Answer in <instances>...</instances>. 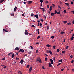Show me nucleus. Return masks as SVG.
Instances as JSON below:
<instances>
[{"label":"nucleus","mask_w":74,"mask_h":74,"mask_svg":"<svg viewBox=\"0 0 74 74\" xmlns=\"http://www.w3.org/2000/svg\"><path fill=\"white\" fill-rule=\"evenodd\" d=\"M74 37H72L70 38L71 39V40H73V39H74Z\"/></svg>","instance_id":"obj_26"},{"label":"nucleus","mask_w":74,"mask_h":74,"mask_svg":"<svg viewBox=\"0 0 74 74\" xmlns=\"http://www.w3.org/2000/svg\"><path fill=\"white\" fill-rule=\"evenodd\" d=\"M48 59V58L46 57L45 58V61H47V59Z\"/></svg>","instance_id":"obj_33"},{"label":"nucleus","mask_w":74,"mask_h":74,"mask_svg":"<svg viewBox=\"0 0 74 74\" xmlns=\"http://www.w3.org/2000/svg\"><path fill=\"white\" fill-rule=\"evenodd\" d=\"M47 30H48V29H49V26H48L47 28Z\"/></svg>","instance_id":"obj_47"},{"label":"nucleus","mask_w":74,"mask_h":74,"mask_svg":"<svg viewBox=\"0 0 74 74\" xmlns=\"http://www.w3.org/2000/svg\"><path fill=\"white\" fill-rule=\"evenodd\" d=\"M72 23L74 24V20H73V21H72Z\"/></svg>","instance_id":"obj_64"},{"label":"nucleus","mask_w":74,"mask_h":74,"mask_svg":"<svg viewBox=\"0 0 74 74\" xmlns=\"http://www.w3.org/2000/svg\"><path fill=\"white\" fill-rule=\"evenodd\" d=\"M59 49H57V52H59Z\"/></svg>","instance_id":"obj_23"},{"label":"nucleus","mask_w":74,"mask_h":74,"mask_svg":"<svg viewBox=\"0 0 74 74\" xmlns=\"http://www.w3.org/2000/svg\"><path fill=\"white\" fill-rule=\"evenodd\" d=\"M16 60H19V58H17V57H16Z\"/></svg>","instance_id":"obj_53"},{"label":"nucleus","mask_w":74,"mask_h":74,"mask_svg":"<svg viewBox=\"0 0 74 74\" xmlns=\"http://www.w3.org/2000/svg\"><path fill=\"white\" fill-rule=\"evenodd\" d=\"M40 38V36H38V37H37V39H39V38Z\"/></svg>","instance_id":"obj_32"},{"label":"nucleus","mask_w":74,"mask_h":74,"mask_svg":"<svg viewBox=\"0 0 74 74\" xmlns=\"http://www.w3.org/2000/svg\"><path fill=\"white\" fill-rule=\"evenodd\" d=\"M72 37H74V34H73L72 36Z\"/></svg>","instance_id":"obj_63"},{"label":"nucleus","mask_w":74,"mask_h":74,"mask_svg":"<svg viewBox=\"0 0 74 74\" xmlns=\"http://www.w3.org/2000/svg\"><path fill=\"white\" fill-rule=\"evenodd\" d=\"M55 59H56V58L54 57L53 58V60L55 61Z\"/></svg>","instance_id":"obj_43"},{"label":"nucleus","mask_w":74,"mask_h":74,"mask_svg":"<svg viewBox=\"0 0 74 74\" xmlns=\"http://www.w3.org/2000/svg\"><path fill=\"white\" fill-rule=\"evenodd\" d=\"M40 3H42L43 2V0H40Z\"/></svg>","instance_id":"obj_40"},{"label":"nucleus","mask_w":74,"mask_h":74,"mask_svg":"<svg viewBox=\"0 0 74 74\" xmlns=\"http://www.w3.org/2000/svg\"><path fill=\"white\" fill-rule=\"evenodd\" d=\"M31 27H35V26H34V25H32L31 26Z\"/></svg>","instance_id":"obj_50"},{"label":"nucleus","mask_w":74,"mask_h":74,"mask_svg":"<svg viewBox=\"0 0 74 74\" xmlns=\"http://www.w3.org/2000/svg\"><path fill=\"white\" fill-rule=\"evenodd\" d=\"M39 30L40 29H38L36 30V32H38L39 31Z\"/></svg>","instance_id":"obj_56"},{"label":"nucleus","mask_w":74,"mask_h":74,"mask_svg":"<svg viewBox=\"0 0 74 74\" xmlns=\"http://www.w3.org/2000/svg\"><path fill=\"white\" fill-rule=\"evenodd\" d=\"M34 16V14H33V13H31L30 16Z\"/></svg>","instance_id":"obj_17"},{"label":"nucleus","mask_w":74,"mask_h":74,"mask_svg":"<svg viewBox=\"0 0 74 74\" xmlns=\"http://www.w3.org/2000/svg\"><path fill=\"white\" fill-rule=\"evenodd\" d=\"M25 35H28L29 34V32H28L27 30H25Z\"/></svg>","instance_id":"obj_3"},{"label":"nucleus","mask_w":74,"mask_h":74,"mask_svg":"<svg viewBox=\"0 0 74 74\" xmlns=\"http://www.w3.org/2000/svg\"><path fill=\"white\" fill-rule=\"evenodd\" d=\"M70 57L71 58H73V56L71 55L70 56Z\"/></svg>","instance_id":"obj_61"},{"label":"nucleus","mask_w":74,"mask_h":74,"mask_svg":"<svg viewBox=\"0 0 74 74\" xmlns=\"http://www.w3.org/2000/svg\"><path fill=\"white\" fill-rule=\"evenodd\" d=\"M16 9H17V7H15V8L14 9V11H15L16 10Z\"/></svg>","instance_id":"obj_12"},{"label":"nucleus","mask_w":74,"mask_h":74,"mask_svg":"<svg viewBox=\"0 0 74 74\" xmlns=\"http://www.w3.org/2000/svg\"><path fill=\"white\" fill-rule=\"evenodd\" d=\"M3 1H2V0H1L0 1V3H3Z\"/></svg>","instance_id":"obj_39"},{"label":"nucleus","mask_w":74,"mask_h":74,"mask_svg":"<svg viewBox=\"0 0 74 74\" xmlns=\"http://www.w3.org/2000/svg\"><path fill=\"white\" fill-rule=\"evenodd\" d=\"M11 54H12V53L10 52L8 54V56H10V55H11Z\"/></svg>","instance_id":"obj_41"},{"label":"nucleus","mask_w":74,"mask_h":74,"mask_svg":"<svg viewBox=\"0 0 74 74\" xmlns=\"http://www.w3.org/2000/svg\"><path fill=\"white\" fill-rule=\"evenodd\" d=\"M52 38V39H53L54 38H55V36H52L51 37Z\"/></svg>","instance_id":"obj_29"},{"label":"nucleus","mask_w":74,"mask_h":74,"mask_svg":"<svg viewBox=\"0 0 74 74\" xmlns=\"http://www.w3.org/2000/svg\"><path fill=\"white\" fill-rule=\"evenodd\" d=\"M62 62V59L60 60L59 61V62Z\"/></svg>","instance_id":"obj_37"},{"label":"nucleus","mask_w":74,"mask_h":74,"mask_svg":"<svg viewBox=\"0 0 74 74\" xmlns=\"http://www.w3.org/2000/svg\"><path fill=\"white\" fill-rule=\"evenodd\" d=\"M30 67V65H28L27 66V68H29Z\"/></svg>","instance_id":"obj_25"},{"label":"nucleus","mask_w":74,"mask_h":74,"mask_svg":"<svg viewBox=\"0 0 74 74\" xmlns=\"http://www.w3.org/2000/svg\"><path fill=\"white\" fill-rule=\"evenodd\" d=\"M43 16L44 18H45V19H46V16L45 15Z\"/></svg>","instance_id":"obj_62"},{"label":"nucleus","mask_w":74,"mask_h":74,"mask_svg":"<svg viewBox=\"0 0 74 74\" xmlns=\"http://www.w3.org/2000/svg\"><path fill=\"white\" fill-rule=\"evenodd\" d=\"M36 18H37V19H38V15H36Z\"/></svg>","instance_id":"obj_48"},{"label":"nucleus","mask_w":74,"mask_h":74,"mask_svg":"<svg viewBox=\"0 0 74 74\" xmlns=\"http://www.w3.org/2000/svg\"><path fill=\"white\" fill-rule=\"evenodd\" d=\"M38 50H37L36 51V53H38Z\"/></svg>","instance_id":"obj_57"},{"label":"nucleus","mask_w":74,"mask_h":74,"mask_svg":"<svg viewBox=\"0 0 74 74\" xmlns=\"http://www.w3.org/2000/svg\"><path fill=\"white\" fill-rule=\"evenodd\" d=\"M24 56H27V54H25L24 55Z\"/></svg>","instance_id":"obj_59"},{"label":"nucleus","mask_w":74,"mask_h":74,"mask_svg":"<svg viewBox=\"0 0 74 74\" xmlns=\"http://www.w3.org/2000/svg\"><path fill=\"white\" fill-rule=\"evenodd\" d=\"M30 48H31V49H33V47H32V46H30Z\"/></svg>","instance_id":"obj_54"},{"label":"nucleus","mask_w":74,"mask_h":74,"mask_svg":"<svg viewBox=\"0 0 74 74\" xmlns=\"http://www.w3.org/2000/svg\"><path fill=\"white\" fill-rule=\"evenodd\" d=\"M24 50L23 49H21L18 52H22V53H23L24 52Z\"/></svg>","instance_id":"obj_2"},{"label":"nucleus","mask_w":74,"mask_h":74,"mask_svg":"<svg viewBox=\"0 0 74 74\" xmlns=\"http://www.w3.org/2000/svg\"><path fill=\"white\" fill-rule=\"evenodd\" d=\"M45 56H47L48 57V55H47V54H45Z\"/></svg>","instance_id":"obj_52"},{"label":"nucleus","mask_w":74,"mask_h":74,"mask_svg":"<svg viewBox=\"0 0 74 74\" xmlns=\"http://www.w3.org/2000/svg\"><path fill=\"white\" fill-rule=\"evenodd\" d=\"M40 60V58H38L36 60V61H37V62H39Z\"/></svg>","instance_id":"obj_13"},{"label":"nucleus","mask_w":74,"mask_h":74,"mask_svg":"<svg viewBox=\"0 0 74 74\" xmlns=\"http://www.w3.org/2000/svg\"><path fill=\"white\" fill-rule=\"evenodd\" d=\"M23 60H21L20 61V63H21V64H23Z\"/></svg>","instance_id":"obj_14"},{"label":"nucleus","mask_w":74,"mask_h":74,"mask_svg":"<svg viewBox=\"0 0 74 74\" xmlns=\"http://www.w3.org/2000/svg\"><path fill=\"white\" fill-rule=\"evenodd\" d=\"M66 49H68V46H67L66 47H65Z\"/></svg>","instance_id":"obj_46"},{"label":"nucleus","mask_w":74,"mask_h":74,"mask_svg":"<svg viewBox=\"0 0 74 74\" xmlns=\"http://www.w3.org/2000/svg\"><path fill=\"white\" fill-rule=\"evenodd\" d=\"M65 52H66V51H62V53H65Z\"/></svg>","instance_id":"obj_28"},{"label":"nucleus","mask_w":74,"mask_h":74,"mask_svg":"<svg viewBox=\"0 0 74 74\" xmlns=\"http://www.w3.org/2000/svg\"><path fill=\"white\" fill-rule=\"evenodd\" d=\"M14 13H12V14H11V16H14Z\"/></svg>","instance_id":"obj_35"},{"label":"nucleus","mask_w":74,"mask_h":74,"mask_svg":"<svg viewBox=\"0 0 74 74\" xmlns=\"http://www.w3.org/2000/svg\"><path fill=\"white\" fill-rule=\"evenodd\" d=\"M61 71H63V70H64V69H61Z\"/></svg>","instance_id":"obj_60"},{"label":"nucleus","mask_w":74,"mask_h":74,"mask_svg":"<svg viewBox=\"0 0 74 74\" xmlns=\"http://www.w3.org/2000/svg\"><path fill=\"white\" fill-rule=\"evenodd\" d=\"M57 14H60V11L58 12H57Z\"/></svg>","instance_id":"obj_27"},{"label":"nucleus","mask_w":74,"mask_h":74,"mask_svg":"<svg viewBox=\"0 0 74 74\" xmlns=\"http://www.w3.org/2000/svg\"><path fill=\"white\" fill-rule=\"evenodd\" d=\"M56 47V45H54L53 47V48H54V49H55V48Z\"/></svg>","instance_id":"obj_42"},{"label":"nucleus","mask_w":74,"mask_h":74,"mask_svg":"<svg viewBox=\"0 0 74 74\" xmlns=\"http://www.w3.org/2000/svg\"><path fill=\"white\" fill-rule=\"evenodd\" d=\"M18 73L20 74H22V72L21 71H19L18 72Z\"/></svg>","instance_id":"obj_36"},{"label":"nucleus","mask_w":74,"mask_h":74,"mask_svg":"<svg viewBox=\"0 0 74 74\" xmlns=\"http://www.w3.org/2000/svg\"><path fill=\"white\" fill-rule=\"evenodd\" d=\"M28 55H30L32 53V51H29L28 53Z\"/></svg>","instance_id":"obj_9"},{"label":"nucleus","mask_w":74,"mask_h":74,"mask_svg":"<svg viewBox=\"0 0 74 74\" xmlns=\"http://www.w3.org/2000/svg\"><path fill=\"white\" fill-rule=\"evenodd\" d=\"M61 64V63H59L58 64L57 66H59V65H60Z\"/></svg>","instance_id":"obj_34"},{"label":"nucleus","mask_w":74,"mask_h":74,"mask_svg":"<svg viewBox=\"0 0 74 74\" xmlns=\"http://www.w3.org/2000/svg\"><path fill=\"white\" fill-rule=\"evenodd\" d=\"M68 25H69V26H70L71 25V23H67Z\"/></svg>","instance_id":"obj_22"},{"label":"nucleus","mask_w":74,"mask_h":74,"mask_svg":"<svg viewBox=\"0 0 74 74\" xmlns=\"http://www.w3.org/2000/svg\"><path fill=\"white\" fill-rule=\"evenodd\" d=\"M39 62V63H42V62H41V60H40Z\"/></svg>","instance_id":"obj_44"},{"label":"nucleus","mask_w":74,"mask_h":74,"mask_svg":"<svg viewBox=\"0 0 74 74\" xmlns=\"http://www.w3.org/2000/svg\"><path fill=\"white\" fill-rule=\"evenodd\" d=\"M39 25L40 26H42V24H41V23H40Z\"/></svg>","instance_id":"obj_55"},{"label":"nucleus","mask_w":74,"mask_h":74,"mask_svg":"<svg viewBox=\"0 0 74 74\" xmlns=\"http://www.w3.org/2000/svg\"><path fill=\"white\" fill-rule=\"evenodd\" d=\"M58 8H60V9H61V7H60V6L59 5H58Z\"/></svg>","instance_id":"obj_51"},{"label":"nucleus","mask_w":74,"mask_h":74,"mask_svg":"<svg viewBox=\"0 0 74 74\" xmlns=\"http://www.w3.org/2000/svg\"><path fill=\"white\" fill-rule=\"evenodd\" d=\"M65 4L66 5H67V6H68L69 5V4L68 3H65Z\"/></svg>","instance_id":"obj_18"},{"label":"nucleus","mask_w":74,"mask_h":74,"mask_svg":"<svg viewBox=\"0 0 74 74\" xmlns=\"http://www.w3.org/2000/svg\"><path fill=\"white\" fill-rule=\"evenodd\" d=\"M63 23L64 24L67 23V21H63Z\"/></svg>","instance_id":"obj_20"},{"label":"nucleus","mask_w":74,"mask_h":74,"mask_svg":"<svg viewBox=\"0 0 74 74\" xmlns=\"http://www.w3.org/2000/svg\"><path fill=\"white\" fill-rule=\"evenodd\" d=\"M73 62H74V60H73L71 62V63H73Z\"/></svg>","instance_id":"obj_30"},{"label":"nucleus","mask_w":74,"mask_h":74,"mask_svg":"<svg viewBox=\"0 0 74 74\" xmlns=\"http://www.w3.org/2000/svg\"><path fill=\"white\" fill-rule=\"evenodd\" d=\"M65 33V32H61L60 33V34H63V33Z\"/></svg>","instance_id":"obj_38"},{"label":"nucleus","mask_w":74,"mask_h":74,"mask_svg":"<svg viewBox=\"0 0 74 74\" xmlns=\"http://www.w3.org/2000/svg\"><path fill=\"white\" fill-rule=\"evenodd\" d=\"M32 67H30V68L29 69V72H31V71H32Z\"/></svg>","instance_id":"obj_7"},{"label":"nucleus","mask_w":74,"mask_h":74,"mask_svg":"<svg viewBox=\"0 0 74 74\" xmlns=\"http://www.w3.org/2000/svg\"><path fill=\"white\" fill-rule=\"evenodd\" d=\"M52 6H51L50 7L49 10L50 11H52Z\"/></svg>","instance_id":"obj_11"},{"label":"nucleus","mask_w":74,"mask_h":74,"mask_svg":"<svg viewBox=\"0 0 74 74\" xmlns=\"http://www.w3.org/2000/svg\"><path fill=\"white\" fill-rule=\"evenodd\" d=\"M3 30L4 32H5V31H6V30H5L4 29H3Z\"/></svg>","instance_id":"obj_58"},{"label":"nucleus","mask_w":74,"mask_h":74,"mask_svg":"<svg viewBox=\"0 0 74 74\" xmlns=\"http://www.w3.org/2000/svg\"><path fill=\"white\" fill-rule=\"evenodd\" d=\"M19 47H16L15 49L14 50L15 51H19Z\"/></svg>","instance_id":"obj_6"},{"label":"nucleus","mask_w":74,"mask_h":74,"mask_svg":"<svg viewBox=\"0 0 74 74\" xmlns=\"http://www.w3.org/2000/svg\"><path fill=\"white\" fill-rule=\"evenodd\" d=\"M49 67H52V65L51 63L50 62L49 63Z\"/></svg>","instance_id":"obj_4"},{"label":"nucleus","mask_w":74,"mask_h":74,"mask_svg":"<svg viewBox=\"0 0 74 74\" xmlns=\"http://www.w3.org/2000/svg\"><path fill=\"white\" fill-rule=\"evenodd\" d=\"M19 51H18L17 53H16V55H19Z\"/></svg>","instance_id":"obj_45"},{"label":"nucleus","mask_w":74,"mask_h":74,"mask_svg":"<svg viewBox=\"0 0 74 74\" xmlns=\"http://www.w3.org/2000/svg\"><path fill=\"white\" fill-rule=\"evenodd\" d=\"M46 46L47 47H51V46L49 45V44H47L46 45Z\"/></svg>","instance_id":"obj_10"},{"label":"nucleus","mask_w":74,"mask_h":74,"mask_svg":"<svg viewBox=\"0 0 74 74\" xmlns=\"http://www.w3.org/2000/svg\"><path fill=\"white\" fill-rule=\"evenodd\" d=\"M28 4H32V1H29L28 2Z\"/></svg>","instance_id":"obj_8"},{"label":"nucleus","mask_w":74,"mask_h":74,"mask_svg":"<svg viewBox=\"0 0 74 74\" xmlns=\"http://www.w3.org/2000/svg\"><path fill=\"white\" fill-rule=\"evenodd\" d=\"M47 52L48 53H50L51 55H52V51H51V50H49V51L47 50Z\"/></svg>","instance_id":"obj_1"},{"label":"nucleus","mask_w":74,"mask_h":74,"mask_svg":"<svg viewBox=\"0 0 74 74\" xmlns=\"http://www.w3.org/2000/svg\"><path fill=\"white\" fill-rule=\"evenodd\" d=\"M51 16H53L54 15H55V13H51Z\"/></svg>","instance_id":"obj_16"},{"label":"nucleus","mask_w":74,"mask_h":74,"mask_svg":"<svg viewBox=\"0 0 74 74\" xmlns=\"http://www.w3.org/2000/svg\"><path fill=\"white\" fill-rule=\"evenodd\" d=\"M52 5H53V8H55V7L56 6V5H55L54 4H53Z\"/></svg>","instance_id":"obj_15"},{"label":"nucleus","mask_w":74,"mask_h":74,"mask_svg":"<svg viewBox=\"0 0 74 74\" xmlns=\"http://www.w3.org/2000/svg\"><path fill=\"white\" fill-rule=\"evenodd\" d=\"M50 62L51 63V64H53V60H52V59H50Z\"/></svg>","instance_id":"obj_5"},{"label":"nucleus","mask_w":74,"mask_h":74,"mask_svg":"<svg viewBox=\"0 0 74 74\" xmlns=\"http://www.w3.org/2000/svg\"><path fill=\"white\" fill-rule=\"evenodd\" d=\"M14 56H15V54H13L12 56V58H14Z\"/></svg>","instance_id":"obj_21"},{"label":"nucleus","mask_w":74,"mask_h":74,"mask_svg":"<svg viewBox=\"0 0 74 74\" xmlns=\"http://www.w3.org/2000/svg\"><path fill=\"white\" fill-rule=\"evenodd\" d=\"M58 11L57 10H55L54 14H57Z\"/></svg>","instance_id":"obj_19"},{"label":"nucleus","mask_w":74,"mask_h":74,"mask_svg":"<svg viewBox=\"0 0 74 74\" xmlns=\"http://www.w3.org/2000/svg\"><path fill=\"white\" fill-rule=\"evenodd\" d=\"M2 60H5V58L4 57L3 58H2Z\"/></svg>","instance_id":"obj_24"},{"label":"nucleus","mask_w":74,"mask_h":74,"mask_svg":"<svg viewBox=\"0 0 74 74\" xmlns=\"http://www.w3.org/2000/svg\"><path fill=\"white\" fill-rule=\"evenodd\" d=\"M63 12L64 13H67V12H66V10H64L63 11Z\"/></svg>","instance_id":"obj_31"},{"label":"nucleus","mask_w":74,"mask_h":74,"mask_svg":"<svg viewBox=\"0 0 74 74\" xmlns=\"http://www.w3.org/2000/svg\"><path fill=\"white\" fill-rule=\"evenodd\" d=\"M37 22L38 23L40 22V20L38 19L37 20Z\"/></svg>","instance_id":"obj_49"}]
</instances>
